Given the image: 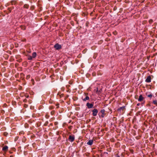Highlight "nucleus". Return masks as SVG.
Masks as SVG:
<instances>
[{"label": "nucleus", "mask_w": 157, "mask_h": 157, "mask_svg": "<svg viewBox=\"0 0 157 157\" xmlns=\"http://www.w3.org/2000/svg\"><path fill=\"white\" fill-rule=\"evenodd\" d=\"M105 110L104 109H102L101 110L100 112L102 114H105Z\"/></svg>", "instance_id": "dca6fc26"}, {"label": "nucleus", "mask_w": 157, "mask_h": 157, "mask_svg": "<svg viewBox=\"0 0 157 157\" xmlns=\"http://www.w3.org/2000/svg\"><path fill=\"white\" fill-rule=\"evenodd\" d=\"M152 103L154 105L157 106V100H153Z\"/></svg>", "instance_id": "9b49d317"}, {"label": "nucleus", "mask_w": 157, "mask_h": 157, "mask_svg": "<svg viewBox=\"0 0 157 157\" xmlns=\"http://www.w3.org/2000/svg\"><path fill=\"white\" fill-rule=\"evenodd\" d=\"M56 106H58V105H59V104H56Z\"/></svg>", "instance_id": "2f4dec72"}, {"label": "nucleus", "mask_w": 157, "mask_h": 157, "mask_svg": "<svg viewBox=\"0 0 157 157\" xmlns=\"http://www.w3.org/2000/svg\"><path fill=\"white\" fill-rule=\"evenodd\" d=\"M36 52H33L32 54V56L33 58H35L36 57Z\"/></svg>", "instance_id": "9d476101"}, {"label": "nucleus", "mask_w": 157, "mask_h": 157, "mask_svg": "<svg viewBox=\"0 0 157 157\" xmlns=\"http://www.w3.org/2000/svg\"><path fill=\"white\" fill-rule=\"evenodd\" d=\"M85 95L86 96V97L84 98H82V99L83 101H85L89 99V97L87 95H86V94H85Z\"/></svg>", "instance_id": "6e6552de"}, {"label": "nucleus", "mask_w": 157, "mask_h": 157, "mask_svg": "<svg viewBox=\"0 0 157 157\" xmlns=\"http://www.w3.org/2000/svg\"><path fill=\"white\" fill-rule=\"evenodd\" d=\"M27 101V99H25L24 101H23L24 102H26Z\"/></svg>", "instance_id": "a878e982"}, {"label": "nucleus", "mask_w": 157, "mask_h": 157, "mask_svg": "<svg viewBox=\"0 0 157 157\" xmlns=\"http://www.w3.org/2000/svg\"><path fill=\"white\" fill-rule=\"evenodd\" d=\"M8 147L6 145H5L2 149V150L5 152H6L8 150Z\"/></svg>", "instance_id": "0eeeda50"}, {"label": "nucleus", "mask_w": 157, "mask_h": 157, "mask_svg": "<svg viewBox=\"0 0 157 157\" xmlns=\"http://www.w3.org/2000/svg\"><path fill=\"white\" fill-rule=\"evenodd\" d=\"M22 59H18L17 60V61L18 62H21L22 61Z\"/></svg>", "instance_id": "aec40b11"}, {"label": "nucleus", "mask_w": 157, "mask_h": 157, "mask_svg": "<svg viewBox=\"0 0 157 157\" xmlns=\"http://www.w3.org/2000/svg\"><path fill=\"white\" fill-rule=\"evenodd\" d=\"M24 94L23 93H22L20 94L21 96L22 97L23 96V95Z\"/></svg>", "instance_id": "bb28decb"}, {"label": "nucleus", "mask_w": 157, "mask_h": 157, "mask_svg": "<svg viewBox=\"0 0 157 157\" xmlns=\"http://www.w3.org/2000/svg\"><path fill=\"white\" fill-rule=\"evenodd\" d=\"M49 109H53V108H54V107H53V106H50V107H49Z\"/></svg>", "instance_id": "4be33fe9"}, {"label": "nucleus", "mask_w": 157, "mask_h": 157, "mask_svg": "<svg viewBox=\"0 0 157 157\" xmlns=\"http://www.w3.org/2000/svg\"><path fill=\"white\" fill-rule=\"evenodd\" d=\"M33 58L32 56L29 55L28 56V59L29 60H31Z\"/></svg>", "instance_id": "4468645a"}, {"label": "nucleus", "mask_w": 157, "mask_h": 157, "mask_svg": "<svg viewBox=\"0 0 157 157\" xmlns=\"http://www.w3.org/2000/svg\"><path fill=\"white\" fill-rule=\"evenodd\" d=\"M144 98L143 97L142 95H140L139 96V98L138 99V101H144L143 103L142 104H144L145 102V101H144Z\"/></svg>", "instance_id": "f257e3e1"}, {"label": "nucleus", "mask_w": 157, "mask_h": 157, "mask_svg": "<svg viewBox=\"0 0 157 157\" xmlns=\"http://www.w3.org/2000/svg\"><path fill=\"white\" fill-rule=\"evenodd\" d=\"M117 157H120V156H117Z\"/></svg>", "instance_id": "72a5a7b5"}, {"label": "nucleus", "mask_w": 157, "mask_h": 157, "mask_svg": "<svg viewBox=\"0 0 157 157\" xmlns=\"http://www.w3.org/2000/svg\"><path fill=\"white\" fill-rule=\"evenodd\" d=\"M54 48L56 50H59L62 48V46L61 45L57 43L55 44L54 46Z\"/></svg>", "instance_id": "f03ea898"}, {"label": "nucleus", "mask_w": 157, "mask_h": 157, "mask_svg": "<svg viewBox=\"0 0 157 157\" xmlns=\"http://www.w3.org/2000/svg\"><path fill=\"white\" fill-rule=\"evenodd\" d=\"M49 102L50 104L52 103L53 102V101L51 99H50L49 100Z\"/></svg>", "instance_id": "6ab92c4d"}, {"label": "nucleus", "mask_w": 157, "mask_h": 157, "mask_svg": "<svg viewBox=\"0 0 157 157\" xmlns=\"http://www.w3.org/2000/svg\"><path fill=\"white\" fill-rule=\"evenodd\" d=\"M93 143V140H90L87 143V144L88 145H91Z\"/></svg>", "instance_id": "1a4fd4ad"}, {"label": "nucleus", "mask_w": 157, "mask_h": 157, "mask_svg": "<svg viewBox=\"0 0 157 157\" xmlns=\"http://www.w3.org/2000/svg\"><path fill=\"white\" fill-rule=\"evenodd\" d=\"M145 82H150L151 81V76L150 75H149L147 77V78L145 80Z\"/></svg>", "instance_id": "39448f33"}, {"label": "nucleus", "mask_w": 157, "mask_h": 157, "mask_svg": "<svg viewBox=\"0 0 157 157\" xmlns=\"http://www.w3.org/2000/svg\"><path fill=\"white\" fill-rule=\"evenodd\" d=\"M124 108V107H120V108H119L118 109V110L119 111H121V109H123Z\"/></svg>", "instance_id": "f3484780"}, {"label": "nucleus", "mask_w": 157, "mask_h": 157, "mask_svg": "<svg viewBox=\"0 0 157 157\" xmlns=\"http://www.w3.org/2000/svg\"><path fill=\"white\" fill-rule=\"evenodd\" d=\"M29 77H30L29 75H28L27 76V77H28V78H29Z\"/></svg>", "instance_id": "7c9ffc66"}, {"label": "nucleus", "mask_w": 157, "mask_h": 157, "mask_svg": "<svg viewBox=\"0 0 157 157\" xmlns=\"http://www.w3.org/2000/svg\"><path fill=\"white\" fill-rule=\"evenodd\" d=\"M93 114L92 115L94 116H97V113L98 112V110L96 109H94L92 110Z\"/></svg>", "instance_id": "20e7f679"}, {"label": "nucleus", "mask_w": 157, "mask_h": 157, "mask_svg": "<svg viewBox=\"0 0 157 157\" xmlns=\"http://www.w3.org/2000/svg\"><path fill=\"white\" fill-rule=\"evenodd\" d=\"M146 94L147 95V96L149 98H151L152 96V95L151 94H150L148 95H147V94Z\"/></svg>", "instance_id": "a211bd4d"}, {"label": "nucleus", "mask_w": 157, "mask_h": 157, "mask_svg": "<svg viewBox=\"0 0 157 157\" xmlns=\"http://www.w3.org/2000/svg\"><path fill=\"white\" fill-rule=\"evenodd\" d=\"M105 115V114H102L101 115V116L102 117H104Z\"/></svg>", "instance_id": "5701e85b"}, {"label": "nucleus", "mask_w": 157, "mask_h": 157, "mask_svg": "<svg viewBox=\"0 0 157 157\" xmlns=\"http://www.w3.org/2000/svg\"><path fill=\"white\" fill-rule=\"evenodd\" d=\"M25 96L26 98H28L29 97V95L28 94H25Z\"/></svg>", "instance_id": "412c9836"}, {"label": "nucleus", "mask_w": 157, "mask_h": 157, "mask_svg": "<svg viewBox=\"0 0 157 157\" xmlns=\"http://www.w3.org/2000/svg\"><path fill=\"white\" fill-rule=\"evenodd\" d=\"M27 106V105H25V107H26Z\"/></svg>", "instance_id": "c756f323"}, {"label": "nucleus", "mask_w": 157, "mask_h": 157, "mask_svg": "<svg viewBox=\"0 0 157 157\" xmlns=\"http://www.w3.org/2000/svg\"><path fill=\"white\" fill-rule=\"evenodd\" d=\"M24 7L25 8L28 9L29 7V5L27 4H25L24 5Z\"/></svg>", "instance_id": "ddd939ff"}, {"label": "nucleus", "mask_w": 157, "mask_h": 157, "mask_svg": "<svg viewBox=\"0 0 157 157\" xmlns=\"http://www.w3.org/2000/svg\"><path fill=\"white\" fill-rule=\"evenodd\" d=\"M8 10L10 11V12H11V11L12 9L11 8H9Z\"/></svg>", "instance_id": "393cba45"}, {"label": "nucleus", "mask_w": 157, "mask_h": 157, "mask_svg": "<svg viewBox=\"0 0 157 157\" xmlns=\"http://www.w3.org/2000/svg\"><path fill=\"white\" fill-rule=\"evenodd\" d=\"M86 105L89 109H91L93 107L94 105L92 103L88 102L86 103Z\"/></svg>", "instance_id": "423d86ee"}, {"label": "nucleus", "mask_w": 157, "mask_h": 157, "mask_svg": "<svg viewBox=\"0 0 157 157\" xmlns=\"http://www.w3.org/2000/svg\"><path fill=\"white\" fill-rule=\"evenodd\" d=\"M54 113V112L53 111H52L51 112V113L52 115H53Z\"/></svg>", "instance_id": "b1692460"}, {"label": "nucleus", "mask_w": 157, "mask_h": 157, "mask_svg": "<svg viewBox=\"0 0 157 157\" xmlns=\"http://www.w3.org/2000/svg\"><path fill=\"white\" fill-rule=\"evenodd\" d=\"M140 105V103H137V106H139Z\"/></svg>", "instance_id": "cd10ccee"}, {"label": "nucleus", "mask_w": 157, "mask_h": 157, "mask_svg": "<svg viewBox=\"0 0 157 157\" xmlns=\"http://www.w3.org/2000/svg\"><path fill=\"white\" fill-rule=\"evenodd\" d=\"M153 22V21L152 19H150L148 21L149 23L150 24H151Z\"/></svg>", "instance_id": "2eb2a0df"}, {"label": "nucleus", "mask_w": 157, "mask_h": 157, "mask_svg": "<svg viewBox=\"0 0 157 157\" xmlns=\"http://www.w3.org/2000/svg\"><path fill=\"white\" fill-rule=\"evenodd\" d=\"M68 140L71 142H72L75 140V137L74 136L70 135L69 136V138L68 139Z\"/></svg>", "instance_id": "7ed1b4c3"}, {"label": "nucleus", "mask_w": 157, "mask_h": 157, "mask_svg": "<svg viewBox=\"0 0 157 157\" xmlns=\"http://www.w3.org/2000/svg\"><path fill=\"white\" fill-rule=\"evenodd\" d=\"M63 94H61V95H60V97H63Z\"/></svg>", "instance_id": "c85d7f7f"}, {"label": "nucleus", "mask_w": 157, "mask_h": 157, "mask_svg": "<svg viewBox=\"0 0 157 157\" xmlns=\"http://www.w3.org/2000/svg\"><path fill=\"white\" fill-rule=\"evenodd\" d=\"M10 157H13V156L12 155H11L10 156Z\"/></svg>", "instance_id": "473e14b6"}, {"label": "nucleus", "mask_w": 157, "mask_h": 157, "mask_svg": "<svg viewBox=\"0 0 157 157\" xmlns=\"http://www.w3.org/2000/svg\"><path fill=\"white\" fill-rule=\"evenodd\" d=\"M16 2V1H12L11 2V3L12 5H15Z\"/></svg>", "instance_id": "f8f14e48"}]
</instances>
